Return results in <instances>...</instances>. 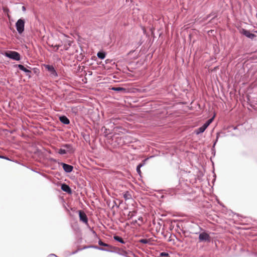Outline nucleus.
Listing matches in <instances>:
<instances>
[{
    "label": "nucleus",
    "instance_id": "obj_1",
    "mask_svg": "<svg viewBox=\"0 0 257 257\" xmlns=\"http://www.w3.org/2000/svg\"><path fill=\"white\" fill-rule=\"evenodd\" d=\"M3 55L14 60L19 61L21 59L20 54L16 51H7L3 53Z\"/></svg>",
    "mask_w": 257,
    "mask_h": 257
},
{
    "label": "nucleus",
    "instance_id": "obj_2",
    "mask_svg": "<svg viewBox=\"0 0 257 257\" xmlns=\"http://www.w3.org/2000/svg\"><path fill=\"white\" fill-rule=\"evenodd\" d=\"M214 117L208 119L202 126L197 129L195 132L197 135L203 133L209 124L212 122Z\"/></svg>",
    "mask_w": 257,
    "mask_h": 257
},
{
    "label": "nucleus",
    "instance_id": "obj_3",
    "mask_svg": "<svg viewBox=\"0 0 257 257\" xmlns=\"http://www.w3.org/2000/svg\"><path fill=\"white\" fill-rule=\"evenodd\" d=\"M25 22L22 19H19L16 23V26L19 33L21 34L24 30Z\"/></svg>",
    "mask_w": 257,
    "mask_h": 257
},
{
    "label": "nucleus",
    "instance_id": "obj_4",
    "mask_svg": "<svg viewBox=\"0 0 257 257\" xmlns=\"http://www.w3.org/2000/svg\"><path fill=\"white\" fill-rule=\"evenodd\" d=\"M199 239L200 241H210V237L209 235L206 232H202L199 234Z\"/></svg>",
    "mask_w": 257,
    "mask_h": 257
},
{
    "label": "nucleus",
    "instance_id": "obj_5",
    "mask_svg": "<svg viewBox=\"0 0 257 257\" xmlns=\"http://www.w3.org/2000/svg\"><path fill=\"white\" fill-rule=\"evenodd\" d=\"M63 147L67 149L66 151L65 149H60L58 151V153L61 155L66 154L67 152H72V148L71 146L68 144H66Z\"/></svg>",
    "mask_w": 257,
    "mask_h": 257
},
{
    "label": "nucleus",
    "instance_id": "obj_6",
    "mask_svg": "<svg viewBox=\"0 0 257 257\" xmlns=\"http://www.w3.org/2000/svg\"><path fill=\"white\" fill-rule=\"evenodd\" d=\"M79 215L80 220L85 223V224L88 223V218L86 214L82 210L79 211Z\"/></svg>",
    "mask_w": 257,
    "mask_h": 257
},
{
    "label": "nucleus",
    "instance_id": "obj_7",
    "mask_svg": "<svg viewBox=\"0 0 257 257\" xmlns=\"http://www.w3.org/2000/svg\"><path fill=\"white\" fill-rule=\"evenodd\" d=\"M45 67L48 71H49L51 73V75H52L54 76H57V72L53 66L49 65H45Z\"/></svg>",
    "mask_w": 257,
    "mask_h": 257
},
{
    "label": "nucleus",
    "instance_id": "obj_8",
    "mask_svg": "<svg viewBox=\"0 0 257 257\" xmlns=\"http://www.w3.org/2000/svg\"><path fill=\"white\" fill-rule=\"evenodd\" d=\"M242 33L246 37H247L251 39H253L255 37V35L254 34L251 33H250L249 31L244 30V29L242 30Z\"/></svg>",
    "mask_w": 257,
    "mask_h": 257
},
{
    "label": "nucleus",
    "instance_id": "obj_9",
    "mask_svg": "<svg viewBox=\"0 0 257 257\" xmlns=\"http://www.w3.org/2000/svg\"><path fill=\"white\" fill-rule=\"evenodd\" d=\"M62 165L63 168L65 172L70 173L73 170V167L72 166L65 163H62Z\"/></svg>",
    "mask_w": 257,
    "mask_h": 257
},
{
    "label": "nucleus",
    "instance_id": "obj_10",
    "mask_svg": "<svg viewBox=\"0 0 257 257\" xmlns=\"http://www.w3.org/2000/svg\"><path fill=\"white\" fill-rule=\"evenodd\" d=\"M61 189L68 193H71V188L69 187V186L65 184H63L62 185H61Z\"/></svg>",
    "mask_w": 257,
    "mask_h": 257
},
{
    "label": "nucleus",
    "instance_id": "obj_11",
    "mask_svg": "<svg viewBox=\"0 0 257 257\" xmlns=\"http://www.w3.org/2000/svg\"><path fill=\"white\" fill-rule=\"evenodd\" d=\"M59 119L60 121L64 124H68L70 123L69 119L65 116H60Z\"/></svg>",
    "mask_w": 257,
    "mask_h": 257
},
{
    "label": "nucleus",
    "instance_id": "obj_12",
    "mask_svg": "<svg viewBox=\"0 0 257 257\" xmlns=\"http://www.w3.org/2000/svg\"><path fill=\"white\" fill-rule=\"evenodd\" d=\"M18 68H19L20 70H22V71H23L27 73V75H30V73H31V71L30 70H29L27 69V68H25L23 65H21V64H19V65H18Z\"/></svg>",
    "mask_w": 257,
    "mask_h": 257
},
{
    "label": "nucleus",
    "instance_id": "obj_13",
    "mask_svg": "<svg viewBox=\"0 0 257 257\" xmlns=\"http://www.w3.org/2000/svg\"><path fill=\"white\" fill-rule=\"evenodd\" d=\"M123 198L125 200H128L132 198V195L128 191H126L123 194Z\"/></svg>",
    "mask_w": 257,
    "mask_h": 257
},
{
    "label": "nucleus",
    "instance_id": "obj_14",
    "mask_svg": "<svg viewBox=\"0 0 257 257\" xmlns=\"http://www.w3.org/2000/svg\"><path fill=\"white\" fill-rule=\"evenodd\" d=\"M137 213V211H130L127 215L128 219H132Z\"/></svg>",
    "mask_w": 257,
    "mask_h": 257
},
{
    "label": "nucleus",
    "instance_id": "obj_15",
    "mask_svg": "<svg viewBox=\"0 0 257 257\" xmlns=\"http://www.w3.org/2000/svg\"><path fill=\"white\" fill-rule=\"evenodd\" d=\"M111 90L116 91H125V89L122 87H113L111 88Z\"/></svg>",
    "mask_w": 257,
    "mask_h": 257
},
{
    "label": "nucleus",
    "instance_id": "obj_16",
    "mask_svg": "<svg viewBox=\"0 0 257 257\" xmlns=\"http://www.w3.org/2000/svg\"><path fill=\"white\" fill-rule=\"evenodd\" d=\"M113 238L116 241H118L122 243H124V241H123V239L119 236H114Z\"/></svg>",
    "mask_w": 257,
    "mask_h": 257
},
{
    "label": "nucleus",
    "instance_id": "obj_17",
    "mask_svg": "<svg viewBox=\"0 0 257 257\" xmlns=\"http://www.w3.org/2000/svg\"><path fill=\"white\" fill-rule=\"evenodd\" d=\"M97 56L101 59H103L105 57V54L103 52H99L97 53Z\"/></svg>",
    "mask_w": 257,
    "mask_h": 257
},
{
    "label": "nucleus",
    "instance_id": "obj_18",
    "mask_svg": "<svg viewBox=\"0 0 257 257\" xmlns=\"http://www.w3.org/2000/svg\"><path fill=\"white\" fill-rule=\"evenodd\" d=\"M98 244H99V245H101V246H103L111 247L110 245H109V244H108L107 243H105L102 242L101 240H99Z\"/></svg>",
    "mask_w": 257,
    "mask_h": 257
},
{
    "label": "nucleus",
    "instance_id": "obj_19",
    "mask_svg": "<svg viewBox=\"0 0 257 257\" xmlns=\"http://www.w3.org/2000/svg\"><path fill=\"white\" fill-rule=\"evenodd\" d=\"M143 166V165L142 164H140L138 166H137V172L138 173V174L139 175H141V167Z\"/></svg>",
    "mask_w": 257,
    "mask_h": 257
},
{
    "label": "nucleus",
    "instance_id": "obj_20",
    "mask_svg": "<svg viewBox=\"0 0 257 257\" xmlns=\"http://www.w3.org/2000/svg\"><path fill=\"white\" fill-rule=\"evenodd\" d=\"M140 242L143 243H147L148 242V240L147 239H142L140 240Z\"/></svg>",
    "mask_w": 257,
    "mask_h": 257
},
{
    "label": "nucleus",
    "instance_id": "obj_21",
    "mask_svg": "<svg viewBox=\"0 0 257 257\" xmlns=\"http://www.w3.org/2000/svg\"><path fill=\"white\" fill-rule=\"evenodd\" d=\"M60 46V45H56L55 46L52 45V47H53L54 48L56 49L55 51H57Z\"/></svg>",
    "mask_w": 257,
    "mask_h": 257
},
{
    "label": "nucleus",
    "instance_id": "obj_22",
    "mask_svg": "<svg viewBox=\"0 0 257 257\" xmlns=\"http://www.w3.org/2000/svg\"><path fill=\"white\" fill-rule=\"evenodd\" d=\"M137 223V220H133L132 222H131V224H135L136 223Z\"/></svg>",
    "mask_w": 257,
    "mask_h": 257
},
{
    "label": "nucleus",
    "instance_id": "obj_23",
    "mask_svg": "<svg viewBox=\"0 0 257 257\" xmlns=\"http://www.w3.org/2000/svg\"><path fill=\"white\" fill-rule=\"evenodd\" d=\"M161 255H166L168 256V254L165 252H162L161 254Z\"/></svg>",
    "mask_w": 257,
    "mask_h": 257
},
{
    "label": "nucleus",
    "instance_id": "obj_24",
    "mask_svg": "<svg viewBox=\"0 0 257 257\" xmlns=\"http://www.w3.org/2000/svg\"><path fill=\"white\" fill-rule=\"evenodd\" d=\"M139 220H143V218L142 217H140L138 219Z\"/></svg>",
    "mask_w": 257,
    "mask_h": 257
},
{
    "label": "nucleus",
    "instance_id": "obj_25",
    "mask_svg": "<svg viewBox=\"0 0 257 257\" xmlns=\"http://www.w3.org/2000/svg\"><path fill=\"white\" fill-rule=\"evenodd\" d=\"M22 9L23 10H25V7L24 6L23 7Z\"/></svg>",
    "mask_w": 257,
    "mask_h": 257
},
{
    "label": "nucleus",
    "instance_id": "obj_26",
    "mask_svg": "<svg viewBox=\"0 0 257 257\" xmlns=\"http://www.w3.org/2000/svg\"><path fill=\"white\" fill-rule=\"evenodd\" d=\"M99 249H101V250H104V249H103V248H99Z\"/></svg>",
    "mask_w": 257,
    "mask_h": 257
}]
</instances>
